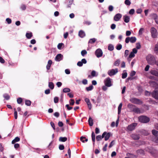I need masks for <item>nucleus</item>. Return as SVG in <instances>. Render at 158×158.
<instances>
[{"label":"nucleus","instance_id":"f257e3e1","mask_svg":"<svg viewBox=\"0 0 158 158\" xmlns=\"http://www.w3.org/2000/svg\"><path fill=\"white\" fill-rule=\"evenodd\" d=\"M146 60L148 64L152 65L155 64L156 61L155 57L151 55H149L147 56Z\"/></svg>","mask_w":158,"mask_h":158},{"label":"nucleus","instance_id":"f03ea898","mask_svg":"<svg viewBox=\"0 0 158 158\" xmlns=\"http://www.w3.org/2000/svg\"><path fill=\"white\" fill-rule=\"evenodd\" d=\"M139 121L142 123H147L150 121V119L148 117L145 116H141L139 117Z\"/></svg>","mask_w":158,"mask_h":158},{"label":"nucleus","instance_id":"7ed1b4c3","mask_svg":"<svg viewBox=\"0 0 158 158\" xmlns=\"http://www.w3.org/2000/svg\"><path fill=\"white\" fill-rule=\"evenodd\" d=\"M137 39L135 37H127L126 38L125 42L128 44L129 42L131 43H135Z\"/></svg>","mask_w":158,"mask_h":158},{"label":"nucleus","instance_id":"20e7f679","mask_svg":"<svg viewBox=\"0 0 158 158\" xmlns=\"http://www.w3.org/2000/svg\"><path fill=\"white\" fill-rule=\"evenodd\" d=\"M130 101L132 103L136 104H141L143 103V102L141 100L135 98H131Z\"/></svg>","mask_w":158,"mask_h":158},{"label":"nucleus","instance_id":"39448f33","mask_svg":"<svg viewBox=\"0 0 158 158\" xmlns=\"http://www.w3.org/2000/svg\"><path fill=\"white\" fill-rule=\"evenodd\" d=\"M151 32L152 37L155 38L157 37V30L154 27H152L151 29Z\"/></svg>","mask_w":158,"mask_h":158},{"label":"nucleus","instance_id":"423d86ee","mask_svg":"<svg viewBox=\"0 0 158 158\" xmlns=\"http://www.w3.org/2000/svg\"><path fill=\"white\" fill-rule=\"evenodd\" d=\"M137 125V123H132L128 126L127 129L129 131H132L135 129Z\"/></svg>","mask_w":158,"mask_h":158},{"label":"nucleus","instance_id":"0eeeda50","mask_svg":"<svg viewBox=\"0 0 158 158\" xmlns=\"http://www.w3.org/2000/svg\"><path fill=\"white\" fill-rule=\"evenodd\" d=\"M118 72V69H112L108 71V74L109 76H111L115 75Z\"/></svg>","mask_w":158,"mask_h":158},{"label":"nucleus","instance_id":"6e6552de","mask_svg":"<svg viewBox=\"0 0 158 158\" xmlns=\"http://www.w3.org/2000/svg\"><path fill=\"white\" fill-rule=\"evenodd\" d=\"M105 85L108 87H110L112 85L111 79L110 77L107 78L104 82Z\"/></svg>","mask_w":158,"mask_h":158},{"label":"nucleus","instance_id":"1a4fd4ad","mask_svg":"<svg viewBox=\"0 0 158 158\" xmlns=\"http://www.w3.org/2000/svg\"><path fill=\"white\" fill-rule=\"evenodd\" d=\"M137 50L136 48H134L132 49V52H131L129 56V58H132L135 57V54L137 52Z\"/></svg>","mask_w":158,"mask_h":158},{"label":"nucleus","instance_id":"9d476101","mask_svg":"<svg viewBox=\"0 0 158 158\" xmlns=\"http://www.w3.org/2000/svg\"><path fill=\"white\" fill-rule=\"evenodd\" d=\"M103 52L100 49H98L95 52V54L97 57H99L102 55Z\"/></svg>","mask_w":158,"mask_h":158},{"label":"nucleus","instance_id":"9b49d317","mask_svg":"<svg viewBox=\"0 0 158 158\" xmlns=\"http://www.w3.org/2000/svg\"><path fill=\"white\" fill-rule=\"evenodd\" d=\"M122 17V15L120 13L116 14L114 17V19L116 21H118Z\"/></svg>","mask_w":158,"mask_h":158},{"label":"nucleus","instance_id":"f8f14e48","mask_svg":"<svg viewBox=\"0 0 158 158\" xmlns=\"http://www.w3.org/2000/svg\"><path fill=\"white\" fill-rule=\"evenodd\" d=\"M152 97L156 99H158V91L154 90L153 91L151 94Z\"/></svg>","mask_w":158,"mask_h":158},{"label":"nucleus","instance_id":"ddd939ff","mask_svg":"<svg viewBox=\"0 0 158 158\" xmlns=\"http://www.w3.org/2000/svg\"><path fill=\"white\" fill-rule=\"evenodd\" d=\"M106 134V132H103L102 136L101 135H98L96 137V139L97 141H101L102 138L104 137L105 134Z\"/></svg>","mask_w":158,"mask_h":158},{"label":"nucleus","instance_id":"4468645a","mask_svg":"<svg viewBox=\"0 0 158 158\" xmlns=\"http://www.w3.org/2000/svg\"><path fill=\"white\" fill-rule=\"evenodd\" d=\"M63 57V56L62 54H59L56 56L55 60L56 61H59L62 59Z\"/></svg>","mask_w":158,"mask_h":158},{"label":"nucleus","instance_id":"2eb2a0df","mask_svg":"<svg viewBox=\"0 0 158 158\" xmlns=\"http://www.w3.org/2000/svg\"><path fill=\"white\" fill-rule=\"evenodd\" d=\"M98 75L96 73V72L94 70H93L91 73V75H89L88 76V77L91 78L92 77H96Z\"/></svg>","mask_w":158,"mask_h":158},{"label":"nucleus","instance_id":"dca6fc26","mask_svg":"<svg viewBox=\"0 0 158 158\" xmlns=\"http://www.w3.org/2000/svg\"><path fill=\"white\" fill-rule=\"evenodd\" d=\"M149 83L150 84V85L152 86V87L157 88L158 87V84H157L156 82L155 81H149Z\"/></svg>","mask_w":158,"mask_h":158},{"label":"nucleus","instance_id":"f3484780","mask_svg":"<svg viewBox=\"0 0 158 158\" xmlns=\"http://www.w3.org/2000/svg\"><path fill=\"white\" fill-rule=\"evenodd\" d=\"M52 62L51 60H49L48 62V64L46 65V68L47 70L50 69L51 65L52 64Z\"/></svg>","mask_w":158,"mask_h":158},{"label":"nucleus","instance_id":"a211bd4d","mask_svg":"<svg viewBox=\"0 0 158 158\" xmlns=\"http://www.w3.org/2000/svg\"><path fill=\"white\" fill-rule=\"evenodd\" d=\"M104 132H106V134H105V141L107 140L110 136L111 133L110 132H107L106 131H105Z\"/></svg>","mask_w":158,"mask_h":158},{"label":"nucleus","instance_id":"6ab92c4d","mask_svg":"<svg viewBox=\"0 0 158 158\" xmlns=\"http://www.w3.org/2000/svg\"><path fill=\"white\" fill-rule=\"evenodd\" d=\"M131 138L134 140H138L139 139V135L136 134H133L131 135Z\"/></svg>","mask_w":158,"mask_h":158},{"label":"nucleus","instance_id":"aec40b11","mask_svg":"<svg viewBox=\"0 0 158 158\" xmlns=\"http://www.w3.org/2000/svg\"><path fill=\"white\" fill-rule=\"evenodd\" d=\"M123 19L124 21L126 23H128L130 21V17L126 15L123 16Z\"/></svg>","mask_w":158,"mask_h":158},{"label":"nucleus","instance_id":"412c9836","mask_svg":"<svg viewBox=\"0 0 158 158\" xmlns=\"http://www.w3.org/2000/svg\"><path fill=\"white\" fill-rule=\"evenodd\" d=\"M85 32L82 31L80 30L79 31L78 33L79 36L81 38H83L85 36Z\"/></svg>","mask_w":158,"mask_h":158},{"label":"nucleus","instance_id":"4be33fe9","mask_svg":"<svg viewBox=\"0 0 158 158\" xmlns=\"http://www.w3.org/2000/svg\"><path fill=\"white\" fill-rule=\"evenodd\" d=\"M127 106V107L130 109L131 111L132 112L133 111V109H134L135 107V105L130 103L128 104Z\"/></svg>","mask_w":158,"mask_h":158},{"label":"nucleus","instance_id":"5701e85b","mask_svg":"<svg viewBox=\"0 0 158 158\" xmlns=\"http://www.w3.org/2000/svg\"><path fill=\"white\" fill-rule=\"evenodd\" d=\"M32 36V33L31 32H27L26 34V36L28 39H30Z\"/></svg>","mask_w":158,"mask_h":158},{"label":"nucleus","instance_id":"b1692460","mask_svg":"<svg viewBox=\"0 0 158 158\" xmlns=\"http://www.w3.org/2000/svg\"><path fill=\"white\" fill-rule=\"evenodd\" d=\"M152 155L155 157H156L158 156V152L156 150L152 151L150 152Z\"/></svg>","mask_w":158,"mask_h":158},{"label":"nucleus","instance_id":"393cba45","mask_svg":"<svg viewBox=\"0 0 158 158\" xmlns=\"http://www.w3.org/2000/svg\"><path fill=\"white\" fill-rule=\"evenodd\" d=\"M152 134L155 136V137H158V131L156 130H152Z\"/></svg>","mask_w":158,"mask_h":158},{"label":"nucleus","instance_id":"a878e982","mask_svg":"<svg viewBox=\"0 0 158 158\" xmlns=\"http://www.w3.org/2000/svg\"><path fill=\"white\" fill-rule=\"evenodd\" d=\"M151 73L152 75L158 77V71L156 70H153L151 71Z\"/></svg>","mask_w":158,"mask_h":158},{"label":"nucleus","instance_id":"bb28decb","mask_svg":"<svg viewBox=\"0 0 158 158\" xmlns=\"http://www.w3.org/2000/svg\"><path fill=\"white\" fill-rule=\"evenodd\" d=\"M133 112H135V113L138 114L140 113V110L139 108L136 107L135 106V107L134 109H133Z\"/></svg>","mask_w":158,"mask_h":158},{"label":"nucleus","instance_id":"cd10ccee","mask_svg":"<svg viewBox=\"0 0 158 158\" xmlns=\"http://www.w3.org/2000/svg\"><path fill=\"white\" fill-rule=\"evenodd\" d=\"M89 125L90 126H92L93 125V119L91 117H89L88 121Z\"/></svg>","mask_w":158,"mask_h":158},{"label":"nucleus","instance_id":"c85d7f7f","mask_svg":"<svg viewBox=\"0 0 158 158\" xmlns=\"http://www.w3.org/2000/svg\"><path fill=\"white\" fill-rule=\"evenodd\" d=\"M144 152L143 150L141 149L138 150L136 151V152L138 155H144Z\"/></svg>","mask_w":158,"mask_h":158},{"label":"nucleus","instance_id":"c756f323","mask_svg":"<svg viewBox=\"0 0 158 158\" xmlns=\"http://www.w3.org/2000/svg\"><path fill=\"white\" fill-rule=\"evenodd\" d=\"M92 140L93 142V144H94L95 140V135L94 132L93 131L92 133Z\"/></svg>","mask_w":158,"mask_h":158},{"label":"nucleus","instance_id":"7c9ffc66","mask_svg":"<svg viewBox=\"0 0 158 158\" xmlns=\"http://www.w3.org/2000/svg\"><path fill=\"white\" fill-rule=\"evenodd\" d=\"M20 139L19 137H17L12 141V143L13 144H15V143L19 141Z\"/></svg>","mask_w":158,"mask_h":158},{"label":"nucleus","instance_id":"2f4dec72","mask_svg":"<svg viewBox=\"0 0 158 158\" xmlns=\"http://www.w3.org/2000/svg\"><path fill=\"white\" fill-rule=\"evenodd\" d=\"M67 138L66 137H60L59 139V141L62 142H65L67 140Z\"/></svg>","mask_w":158,"mask_h":158},{"label":"nucleus","instance_id":"473e14b6","mask_svg":"<svg viewBox=\"0 0 158 158\" xmlns=\"http://www.w3.org/2000/svg\"><path fill=\"white\" fill-rule=\"evenodd\" d=\"M151 17L155 21L158 18V16L156 14L153 13L151 15Z\"/></svg>","mask_w":158,"mask_h":158},{"label":"nucleus","instance_id":"72a5a7b5","mask_svg":"<svg viewBox=\"0 0 158 158\" xmlns=\"http://www.w3.org/2000/svg\"><path fill=\"white\" fill-rule=\"evenodd\" d=\"M54 84L52 82H49L48 84V86L50 89H52L54 88Z\"/></svg>","mask_w":158,"mask_h":158},{"label":"nucleus","instance_id":"f704fd0d","mask_svg":"<svg viewBox=\"0 0 158 158\" xmlns=\"http://www.w3.org/2000/svg\"><path fill=\"white\" fill-rule=\"evenodd\" d=\"M123 105L122 103H120L118 107V114H120L121 113V110Z\"/></svg>","mask_w":158,"mask_h":158},{"label":"nucleus","instance_id":"c9c22d12","mask_svg":"<svg viewBox=\"0 0 158 158\" xmlns=\"http://www.w3.org/2000/svg\"><path fill=\"white\" fill-rule=\"evenodd\" d=\"M31 102L28 100H26L25 101V104L27 106H30L31 105Z\"/></svg>","mask_w":158,"mask_h":158},{"label":"nucleus","instance_id":"e433bc0d","mask_svg":"<svg viewBox=\"0 0 158 158\" xmlns=\"http://www.w3.org/2000/svg\"><path fill=\"white\" fill-rule=\"evenodd\" d=\"M108 48L110 51H113L114 49V46L112 44H110L108 46Z\"/></svg>","mask_w":158,"mask_h":158},{"label":"nucleus","instance_id":"4c0bfd02","mask_svg":"<svg viewBox=\"0 0 158 158\" xmlns=\"http://www.w3.org/2000/svg\"><path fill=\"white\" fill-rule=\"evenodd\" d=\"M70 91V89L68 88H64L63 90V92L65 93L69 92Z\"/></svg>","mask_w":158,"mask_h":158},{"label":"nucleus","instance_id":"58836bf2","mask_svg":"<svg viewBox=\"0 0 158 158\" xmlns=\"http://www.w3.org/2000/svg\"><path fill=\"white\" fill-rule=\"evenodd\" d=\"M94 87L92 85H91L89 87H86V89L87 91H89L93 89Z\"/></svg>","mask_w":158,"mask_h":158},{"label":"nucleus","instance_id":"ea45409f","mask_svg":"<svg viewBox=\"0 0 158 158\" xmlns=\"http://www.w3.org/2000/svg\"><path fill=\"white\" fill-rule=\"evenodd\" d=\"M3 97L6 100H8L10 98V96L7 94H5L3 95Z\"/></svg>","mask_w":158,"mask_h":158},{"label":"nucleus","instance_id":"a19ab883","mask_svg":"<svg viewBox=\"0 0 158 158\" xmlns=\"http://www.w3.org/2000/svg\"><path fill=\"white\" fill-rule=\"evenodd\" d=\"M23 102V99L21 98H19L17 99V102L19 104H21Z\"/></svg>","mask_w":158,"mask_h":158},{"label":"nucleus","instance_id":"79ce46f5","mask_svg":"<svg viewBox=\"0 0 158 158\" xmlns=\"http://www.w3.org/2000/svg\"><path fill=\"white\" fill-rule=\"evenodd\" d=\"M96 39L95 38L91 39L89 40V43H91V44H93L96 41Z\"/></svg>","mask_w":158,"mask_h":158},{"label":"nucleus","instance_id":"37998d69","mask_svg":"<svg viewBox=\"0 0 158 158\" xmlns=\"http://www.w3.org/2000/svg\"><path fill=\"white\" fill-rule=\"evenodd\" d=\"M81 55L84 56L85 55L87 54V52L85 50H83L81 51Z\"/></svg>","mask_w":158,"mask_h":158},{"label":"nucleus","instance_id":"c03bdc74","mask_svg":"<svg viewBox=\"0 0 158 158\" xmlns=\"http://www.w3.org/2000/svg\"><path fill=\"white\" fill-rule=\"evenodd\" d=\"M152 141L157 143H158V137H154L153 138Z\"/></svg>","mask_w":158,"mask_h":158},{"label":"nucleus","instance_id":"a18cd8bd","mask_svg":"<svg viewBox=\"0 0 158 158\" xmlns=\"http://www.w3.org/2000/svg\"><path fill=\"white\" fill-rule=\"evenodd\" d=\"M124 3L127 6H130L131 4V2L129 0H125Z\"/></svg>","mask_w":158,"mask_h":158},{"label":"nucleus","instance_id":"49530a36","mask_svg":"<svg viewBox=\"0 0 158 158\" xmlns=\"http://www.w3.org/2000/svg\"><path fill=\"white\" fill-rule=\"evenodd\" d=\"M120 60H117L114 63V65L115 66H118L120 64Z\"/></svg>","mask_w":158,"mask_h":158},{"label":"nucleus","instance_id":"de8ad7c7","mask_svg":"<svg viewBox=\"0 0 158 158\" xmlns=\"http://www.w3.org/2000/svg\"><path fill=\"white\" fill-rule=\"evenodd\" d=\"M122 48V45L120 44H118L116 47V49L117 50H118L121 49Z\"/></svg>","mask_w":158,"mask_h":158},{"label":"nucleus","instance_id":"09e8293b","mask_svg":"<svg viewBox=\"0 0 158 158\" xmlns=\"http://www.w3.org/2000/svg\"><path fill=\"white\" fill-rule=\"evenodd\" d=\"M127 72H125L124 73H123L122 74V77L123 79H124L126 78L127 76Z\"/></svg>","mask_w":158,"mask_h":158},{"label":"nucleus","instance_id":"8fccbe9b","mask_svg":"<svg viewBox=\"0 0 158 158\" xmlns=\"http://www.w3.org/2000/svg\"><path fill=\"white\" fill-rule=\"evenodd\" d=\"M154 50L156 54H157L158 52V45L157 44H156L155 45Z\"/></svg>","mask_w":158,"mask_h":158},{"label":"nucleus","instance_id":"3c124183","mask_svg":"<svg viewBox=\"0 0 158 158\" xmlns=\"http://www.w3.org/2000/svg\"><path fill=\"white\" fill-rule=\"evenodd\" d=\"M74 100L73 99H71L69 101V104L71 106H73L74 104Z\"/></svg>","mask_w":158,"mask_h":158},{"label":"nucleus","instance_id":"603ef678","mask_svg":"<svg viewBox=\"0 0 158 158\" xmlns=\"http://www.w3.org/2000/svg\"><path fill=\"white\" fill-rule=\"evenodd\" d=\"M136 49H139L140 48L141 46V45L140 44V43L139 42L136 43Z\"/></svg>","mask_w":158,"mask_h":158},{"label":"nucleus","instance_id":"864d4df0","mask_svg":"<svg viewBox=\"0 0 158 158\" xmlns=\"http://www.w3.org/2000/svg\"><path fill=\"white\" fill-rule=\"evenodd\" d=\"M14 110L15 111V112H14L15 118V119H17V117H18L17 112L16 110V109L15 108L14 109Z\"/></svg>","mask_w":158,"mask_h":158},{"label":"nucleus","instance_id":"5fc2aeb1","mask_svg":"<svg viewBox=\"0 0 158 158\" xmlns=\"http://www.w3.org/2000/svg\"><path fill=\"white\" fill-rule=\"evenodd\" d=\"M59 98L57 97H55L54 98V101L55 103H57L58 102Z\"/></svg>","mask_w":158,"mask_h":158},{"label":"nucleus","instance_id":"6e6d98bb","mask_svg":"<svg viewBox=\"0 0 158 158\" xmlns=\"http://www.w3.org/2000/svg\"><path fill=\"white\" fill-rule=\"evenodd\" d=\"M20 8L22 10H25L26 9V6L25 5L22 4Z\"/></svg>","mask_w":158,"mask_h":158},{"label":"nucleus","instance_id":"4d7b16f0","mask_svg":"<svg viewBox=\"0 0 158 158\" xmlns=\"http://www.w3.org/2000/svg\"><path fill=\"white\" fill-rule=\"evenodd\" d=\"M135 13V10L134 9H131L129 11V14L130 15H133Z\"/></svg>","mask_w":158,"mask_h":158},{"label":"nucleus","instance_id":"13d9d810","mask_svg":"<svg viewBox=\"0 0 158 158\" xmlns=\"http://www.w3.org/2000/svg\"><path fill=\"white\" fill-rule=\"evenodd\" d=\"M63 44L62 43H59L57 45L58 48L59 49H61Z\"/></svg>","mask_w":158,"mask_h":158},{"label":"nucleus","instance_id":"bf43d9fd","mask_svg":"<svg viewBox=\"0 0 158 158\" xmlns=\"http://www.w3.org/2000/svg\"><path fill=\"white\" fill-rule=\"evenodd\" d=\"M129 51L128 50H125V53H124V56L125 57H126L128 56V54H129Z\"/></svg>","mask_w":158,"mask_h":158},{"label":"nucleus","instance_id":"052dcab7","mask_svg":"<svg viewBox=\"0 0 158 158\" xmlns=\"http://www.w3.org/2000/svg\"><path fill=\"white\" fill-rule=\"evenodd\" d=\"M59 149L60 150H63L64 149V147L63 145H60L59 147Z\"/></svg>","mask_w":158,"mask_h":158},{"label":"nucleus","instance_id":"680f3d73","mask_svg":"<svg viewBox=\"0 0 158 158\" xmlns=\"http://www.w3.org/2000/svg\"><path fill=\"white\" fill-rule=\"evenodd\" d=\"M6 21L8 24H10L11 23L12 20L11 19L9 18H7L6 19Z\"/></svg>","mask_w":158,"mask_h":158},{"label":"nucleus","instance_id":"e2e57ef3","mask_svg":"<svg viewBox=\"0 0 158 158\" xmlns=\"http://www.w3.org/2000/svg\"><path fill=\"white\" fill-rule=\"evenodd\" d=\"M66 107H67V109L68 110H72L73 108V107H72L70 106L69 104L66 105Z\"/></svg>","mask_w":158,"mask_h":158},{"label":"nucleus","instance_id":"0e129e2a","mask_svg":"<svg viewBox=\"0 0 158 158\" xmlns=\"http://www.w3.org/2000/svg\"><path fill=\"white\" fill-rule=\"evenodd\" d=\"M135 73H136V72L135 71H132L131 72V73L130 74V75L131 77H133L135 75Z\"/></svg>","mask_w":158,"mask_h":158},{"label":"nucleus","instance_id":"69168bd1","mask_svg":"<svg viewBox=\"0 0 158 158\" xmlns=\"http://www.w3.org/2000/svg\"><path fill=\"white\" fill-rule=\"evenodd\" d=\"M108 9L110 11H112L113 10V7L112 5H110L108 7Z\"/></svg>","mask_w":158,"mask_h":158},{"label":"nucleus","instance_id":"338daca9","mask_svg":"<svg viewBox=\"0 0 158 158\" xmlns=\"http://www.w3.org/2000/svg\"><path fill=\"white\" fill-rule=\"evenodd\" d=\"M131 32L130 31H126V34L127 36H129L131 35Z\"/></svg>","mask_w":158,"mask_h":158},{"label":"nucleus","instance_id":"774afa93","mask_svg":"<svg viewBox=\"0 0 158 158\" xmlns=\"http://www.w3.org/2000/svg\"><path fill=\"white\" fill-rule=\"evenodd\" d=\"M77 66H78L79 67H81L82 66L83 64H82V62H81V61H78L77 63Z\"/></svg>","mask_w":158,"mask_h":158}]
</instances>
